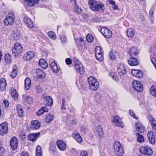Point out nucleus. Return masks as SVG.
<instances>
[{
	"label": "nucleus",
	"mask_w": 156,
	"mask_h": 156,
	"mask_svg": "<svg viewBox=\"0 0 156 156\" xmlns=\"http://www.w3.org/2000/svg\"><path fill=\"white\" fill-rule=\"evenodd\" d=\"M23 51V48L22 45L18 43H15L12 50V54L16 56L17 55L21 53Z\"/></svg>",
	"instance_id": "nucleus-6"
},
{
	"label": "nucleus",
	"mask_w": 156,
	"mask_h": 156,
	"mask_svg": "<svg viewBox=\"0 0 156 156\" xmlns=\"http://www.w3.org/2000/svg\"><path fill=\"white\" fill-rule=\"evenodd\" d=\"M129 112L130 114L132 117L136 119H138V118L134 114V112L133 111L130 110Z\"/></svg>",
	"instance_id": "nucleus-61"
},
{
	"label": "nucleus",
	"mask_w": 156,
	"mask_h": 156,
	"mask_svg": "<svg viewBox=\"0 0 156 156\" xmlns=\"http://www.w3.org/2000/svg\"><path fill=\"white\" fill-rule=\"evenodd\" d=\"M57 144L58 148L61 151H64L66 148V144L62 141H58Z\"/></svg>",
	"instance_id": "nucleus-21"
},
{
	"label": "nucleus",
	"mask_w": 156,
	"mask_h": 156,
	"mask_svg": "<svg viewBox=\"0 0 156 156\" xmlns=\"http://www.w3.org/2000/svg\"><path fill=\"white\" fill-rule=\"evenodd\" d=\"M44 112H48L49 110L48 107L46 106H44L41 107Z\"/></svg>",
	"instance_id": "nucleus-60"
},
{
	"label": "nucleus",
	"mask_w": 156,
	"mask_h": 156,
	"mask_svg": "<svg viewBox=\"0 0 156 156\" xmlns=\"http://www.w3.org/2000/svg\"><path fill=\"white\" fill-rule=\"evenodd\" d=\"M112 122L115 126L122 127H123L124 125L123 123L122 122L119 117L117 115L114 116Z\"/></svg>",
	"instance_id": "nucleus-11"
},
{
	"label": "nucleus",
	"mask_w": 156,
	"mask_h": 156,
	"mask_svg": "<svg viewBox=\"0 0 156 156\" xmlns=\"http://www.w3.org/2000/svg\"><path fill=\"white\" fill-rule=\"evenodd\" d=\"M34 56V53L32 51H28L24 54L23 58L25 60H30Z\"/></svg>",
	"instance_id": "nucleus-14"
},
{
	"label": "nucleus",
	"mask_w": 156,
	"mask_h": 156,
	"mask_svg": "<svg viewBox=\"0 0 156 156\" xmlns=\"http://www.w3.org/2000/svg\"><path fill=\"white\" fill-rule=\"evenodd\" d=\"M49 149L50 151H54L56 150V146L55 145H51L50 148Z\"/></svg>",
	"instance_id": "nucleus-62"
},
{
	"label": "nucleus",
	"mask_w": 156,
	"mask_h": 156,
	"mask_svg": "<svg viewBox=\"0 0 156 156\" xmlns=\"http://www.w3.org/2000/svg\"><path fill=\"white\" fill-rule=\"evenodd\" d=\"M31 127L34 129H38L40 127L41 123L37 120L31 121Z\"/></svg>",
	"instance_id": "nucleus-19"
},
{
	"label": "nucleus",
	"mask_w": 156,
	"mask_h": 156,
	"mask_svg": "<svg viewBox=\"0 0 156 156\" xmlns=\"http://www.w3.org/2000/svg\"><path fill=\"white\" fill-rule=\"evenodd\" d=\"M65 62L66 64L68 65H71L72 63V60L70 58H67L66 59Z\"/></svg>",
	"instance_id": "nucleus-56"
},
{
	"label": "nucleus",
	"mask_w": 156,
	"mask_h": 156,
	"mask_svg": "<svg viewBox=\"0 0 156 156\" xmlns=\"http://www.w3.org/2000/svg\"><path fill=\"white\" fill-rule=\"evenodd\" d=\"M5 58L7 63H9L11 62V57L10 54H8L5 55Z\"/></svg>",
	"instance_id": "nucleus-46"
},
{
	"label": "nucleus",
	"mask_w": 156,
	"mask_h": 156,
	"mask_svg": "<svg viewBox=\"0 0 156 156\" xmlns=\"http://www.w3.org/2000/svg\"><path fill=\"white\" fill-rule=\"evenodd\" d=\"M90 89L92 90H96L98 89L99 84L97 79L93 76L89 77L88 79Z\"/></svg>",
	"instance_id": "nucleus-2"
},
{
	"label": "nucleus",
	"mask_w": 156,
	"mask_h": 156,
	"mask_svg": "<svg viewBox=\"0 0 156 156\" xmlns=\"http://www.w3.org/2000/svg\"><path fill=\"white\" fill-rule=\"evenodd\" d=\"M66 98H63L62 99V105L61 106L62 109H66L68 107L67 104H66Z\"/></svg>",
	"instance_id": "nucleus-37"
},
{
	"label": "nucleus",
	"mask_w": 156,
	"mask_h": 156,
	"mask_svg": "<svg viewBox=\"0 0 156 156\" xmlns=\"http://www.w3.org/2000/svg\"><path fill=\"white\" fill-rule=\"evenodd\" d=\"M45 104L47 106H51L53 103L52 98L50 96H48L44 98Z\"/></svg>",
	"instance_id": "nucleus-29"
},
{
	"label": "nucleus",
	"mask_w": 156,
	"mask_h": 156,
	"mask_svg": "<svg viewBox=\"0 0 156 156\" xmlns=\"http://www.w3.org/2000/svg\"><path fill=\"white\" fill-rule=\"evenodd\" d=\"M60 39L63 44H65L67 42V39L65 36L63 34H62L60 36Z\"/></svg>",
	"instance_id": "nucleus-52"
},
{
	"label": "nucleus",
	"mask_w": 156,
	"mask_h": 156,
	"mask_svg": "<svg viewBox=\"0 0 156 156\" xmlns=\"http://www.w3.org/2000/svg\"><path fill=\"white\" fill-rule=\"evenodd\" d=\"M109 57L112 60H114L115 58V56L111 52H110L109 54Z\"/></svg>",
	"instance_id": "nucleus-59"
},
{
	"label": "nucleus",
	"mask_w": 156,
	"mask_h": 156,
	"mask_svg": "<svg viewBox=\"0 0 156 156\" xmlns=\"http://www.w3.org/2000/svg\"><path fill=\"white\" fill-rule=\"evenodd\" d=\"M27 4L29 7H33L36 4H38L40 0H26Z\"/></svg>",
	"instance_id": "nucleus-31"
},
{
	"label": "nucleus",
	"mask_w": 156,
	"mask_h": 156,
	"mask_svg": "<svg viewBox=\"0 0 156 156\" xmlns=\"http://www.w3.org/2000/svg\"><path fill=\"white\" fill-rule=\"evenodd\" d=\"M138 53V51L136 47H133L130 49L129 54L130 55L132 56H136L137 55Z\"/></svg>",
	"instance_id": "nucleus-23"
},
{
	"label": "nucleus",
	"mask_w": 156,
	"mask_h": 156,
	"mask_svg": "<svg viewBox=\"0 0 156 156\" xmlns=\"http://www.w3.org/2000/svg\"><path fill=\"white\" fill-rule=\"evenodd\" d=\"M147 136L150 143L152 144H154L155 143V140L153 137L152 132H149L147 134Z\"/></svg>",
	"instance_id": "nucleus-30"
},
{
	"label": "nucleus",
	"mask_w": 156,
	"mask_h": 156,
	"mask_svg": "<svg viewBox=\"0 0 156 156\" xmlns=\"http://www.w3.org/2000/svg\"><path fill=\"white\" fill-rule=\"evenodd\" d=\"M17 110L18 115L22 117L23 116V111L20 106H18L17 107Z\"/></svg>",
	"instance_id": "nucleus-44"
},
{
	"label": "nucleus",
	"mask_w": 156,
	"mask_h": 156,
	"mask_svg": "<svg viewBox=\"0 0 156 156\" xmlns=\"http://www.w3.org/2000/svg\"><path fill=\"white\" fill-rule=\"evenodd\" d=\"M53 115L48 114L45 116V120L46 122L49 123L53 120Z\"/></svg>",
	"instance_id": "nucleus-36"
},
{
	"label": "nucleus",
	"mask_w": 156,
	"mask_h": 156,
	"mask_svg": "<svg viewBox=\"0 0 156 156\" xmlns=\"http://www.w3.org/2000/svg\"><path fill=\"white\" fill-rule=\"evenodd\" d=\"M140 153L148 155L150 156L153 153L152 149L149 147L146 146L145 147H141L139 149Z\"/></svg>",
	"instance_id": "nucleus-7"
},
{
	"label": "nucleus",
	"mask_w": 156,
	"mask_h": 156,
	"mask_svg": "<svg viewBox=\"0 0 156 156\" xmlns=\"http://www.w3.org/2000/svg\"><path fill=\"white\" fill-rule=\"evenodd\" d=\"M5 150L3 147H0V155L2 156L5 152Z\"/></svg>",
	"instance_id": "nucleus-63"
},
{
	"label": "nucleus",
	"mask_w": 156,
	"mask_h": 156,
	"mask_svg": "<svg viewBox=\"0 0 156 156\" xmlns=\"http://www.w3.org/2000/svg\"><path fill=\"white\" fill-rule=\"evenodd\" d=\"M17 73V68L16 66H14L12 68V70L10 73V75L12 78H15L16 75Z\"/></svg>",
	"instance_id": "nucleus-38"
},
{
	"label": "nucleus",
	"mask_w": 156,
	"mask_h": 156,
	"mask_svg": "<svg viewBox=\"0 0 156 156\" xmlns=\"http://www.w3.org/2000/svg\"><path fill=\"white\" fill-rule=\"evenodd\" d=\"M8 124L4 122L0 125V134L2 136L6 134L8 132Z\"/></svg>",
	"instance_id": "nucleus-10"
},
{
	"label": "nucleus",
	"mask_w": 156,
	"mask_h": 156,
	"mask_svg": "<svg viewBox=\"0 0 156 156\" xmlns=\"http://www.w3.org/2000/svg\"><path fill=\"white\" fill-rule=\"evenodd\" d=\"M136 136H137V140L138 142H142L144 141V139L143 136L139 133H137L136 134Z\"/></svg>",
	"instance_id": "nucleus-45"
},
{
	"label": "nucleus",
	"mask_w": 156,
	"mask_h": 156,
	"mask_svg": "<svg viewBox=\"0 0 156 156\" xmlns=\"http://www.w3.org/2000/svg\"><path fill=\"white\" fill-rule=\"evenodd\" d=\"M89 5L90 9L94 11H103L104 10V5L98 3L94 0H90Z\"/></svg>",
	"instance_id": "nucleus-1"
},
{
	"label": "nucleus",
	"mask_w": 156,
	"mask_h": 156,
	"mask_svg": "<svg viewBox=\"0 0 156 156\" xmlns=\"http://www.w3.org/2000/svg\"><path fill=\"white\" fill-rule=\"evenodd\" d=\"M96 130L98 132V136L102 137L103 136V131L101 126H97L96 128Z\"/></svg>",
	"instance_id": "nucleus-40"
},
{
	"label": "nucleus",
	"mask_w": 156,
	"mask_h": 156,
	"mask_svg": "<svg viewBox=\"0 0 156 156\" xmlns=\"http://www.w3.org/2000/svg\"><path fill=\"white\" fill-rule=\"evenodd\" d=\"M148 119L149 121L151 122L153 129L154 130H156V120L151 116H149Z\"/></svg>",
	"instance_id": "nucleus-26"
},
{
	"label": "nucleus",
	"mask_w": 156,
	"mask_h": 156,
	"mask_svg": "<svg viewBox=\"0 0 156 156\" xmlns=\"http://www.w3.org/2000/svg\"><path fill=\"white\" fill-rule=\"evenodd\" d=\"M135 34L134 30L132 29H129L127 31V34L128 37L131 38L133 37Z\"/></svg>",
	"instance_id": "nucleus-35"
},
{
	"label": "nucleus",
	"mask_w": 156,
	"mask_h": 156,
	"mask_svg": "<svg viewBox=\"0 0 156 156\" xmlns=\"http://www.w3.org/2000/svg\"><path fill=\"white\" fill-rule=\"evenodd\" d=\"M50 67L54 72L57 73L58 72L59 69L56 62L55 61H52L50 64Z\"/></svg>",
	"instance_id": "nucleus-18"
},
{
	"label": "nucleus",
	"mask_w": 156,
	"mask_h": 156,
	"mask_svg": "<svg viewBox=\"0 0 156 156\" xmlns=\"http://www.w3.org/2000/svg\"><path fill=\"white\" fill-rule=\"evenodd\" d=\"M23 20L24 23L27 24L29 27L31 28L34 26L33 23L29 18L25 17L24 18Z\"/></svg>",
	"instance_id": "nucleus-20"
},
{
	"label": "nucleus",
	"mask_w": 156,
	"mask_h": 156,
	"mask_svg": "<svg viewBox=\"0 0 156 156\" xmlns=\"http://www.w3.org/2000/svg\"><path fill=\"white\" fill-rule=\"evenodd\" d=\"M48 37L52 40H55L56 38V36L55 34L53 31H50L48 33Z\"/></svg>",
	"instance_id": "nucleus-42"
},
{
	"label": "nucleus",
	"mask_w": 156,
	"mask_h": 156,
	"mask_svg": "<svg viewBox=\"0 0 156 156\" xmlns=\"http://www.w3.org/2000/svg\"><path fill=\"white\" fill-rule=\"evenodd\" d=\"M86 39L89 42H91L94 40V38L93 36L90 34H88L86 36Z\"/></svg>",
	"instance_id": "nucleus-49"
},
{
	"label": "nucleus",
	"mask_w": 156,
	"mask_h": 156,
	"mask_svg": "<svg viewBox=\"0 0 156 156\" xmlns=\"http://www.w3.org/2000/svg\"><path fill=\"white\" fill-rule=\"evenodd\" d=\"M94 98L96 103L98 104H100L102 101V98L101 96V94L98 93H96Z\"/></svg>",
	"instance_id": "nucleus-32"
},
{
	"label": "nucleus",
	"mask_w": 156,
	"mask_h": 156,
	"mask_svg": "<svg viewBox=\"0 0 156 156\" xmlns=\"http://www.w3.org/2000/svg\"><path fill=\"white\" fill-rule=\"evenodd\" d=\"M74 64V67L77 72L80 73L81 74L84 73V68L83 65L76 58H73Z\"/></svg>",
	"instance_id": "nucleus-5"
},
{
	"label": "nucleus",
	"mask_w": 156,
	"mask_h": 156,
	"mask_svg": "<svg viewBox=\"0 0 156 156\" xmlns=\"http://www.w3.org/2000/svg\"><path fill=\"white\" fill-rule=\"evenodd\" d=\"M31 85V81L30 79L27 78L25 81V88L27 90H28Z\"/></svg>",
	"instance_id": "nucleus-34"
},
{
	"label": "nucleus",
	"mask_w": 156,
	"mask_h": 156,
	"mask_svg": "<svg viewBox=\"0 0 156 156\" xmlns=\"http://www.w3.org/2000/svg\"><path fill=\"white\" fill-rule=\"evenodd\" d=\"M129 65L131 66H135L138 64V61L137 59L134 57H131L128 60Z\"/></svg>",
	"instance_id": "nucleus-17"
},
{
	"label": "nucleus",
	"mask_w": 156,
	"mask_h": 156,
	"mask_svg": "<svg viewBox=\"0 0 156 156\" xmlns=\"http://www.w3.org/2000/svg\"><path fill=\"white\" fill-rule=\"evenodd\" d=\"M131 73L133 75L138 78H142L143 76L142 71L140 70L133 69L132 70Z\"/></svg>",
	"instance_id": "nucleus-13"
},
{
	"label": "nucleus",
	"mask_w": 156,
	"mask_h": 156,
	"mask_svg": "<svg viewBox=\"0 0 156 156\" xmlns=\"http://www.w3.org/2000/svg\"><path fill=\"white\" fill-rule=\"evenodd\" d=\"M11 93L12 97L14 99L16 100L18 98V94L16 93V90L14 89H12L11 90Z\"/></svg>",
	"instance_id": "nucleus-41"
},
{
	"label": "nucleus",
	"mask_w": 156,
	"mask_h": 156,
	"mask_svg": "<svg viewBox=\"0 0 156 156\" xmlns=\"http://www.w3.org/2000/svg\"><path fill=\"white\" fill-rule=\"evenodd\" d=\"M151 51L152 54L154 56L156 57V45L151 48Z\"/></svg>",
	"instance_id": "nucleus-54"
},
{
	"label": "nucleus",
	"mask_w": 156,
	"mask_h": 156,
	"mask_svg": "<svg viewBox=\"0 0 156 156\" xmlns=\"http://www.w3.org/2000/svg\"><path fill=\"white\" fill-rule=\"evenodd\" d=\"M114 148L117 155L122 156L123 154V148L119 142H115L114 144Z\"/></svg>",
	"instance_id": "nucleus-4"
},
{
	"label": "nucleus",
	"mask_w": 156,
	"mask_h": 156,
	"mask_svg": "<svg viewBox=\"0 0 156 156\" xmlns=\"http://www.w3.org/2000/svg\"><path fill=\"white\" fill-rule=\"evenodd\" d=\"M36 91L39 93L41 92L42 91V88L39 86H37L36 87Z\"/></svg>",
	"instance_id": "nucleus-55"
},
{
	"label": "nucleus",
	"mask_w": 156,
	"mask_h": 156,
	"mask_svg": "<svg viewBox=\"0 0 156 156\" xmlns=\"http://www.w3.org/2000/svg\"><path fill=\"white\" fill-rule=\"evenodd\" d=\"M96 58L98 61H101L103 59V57L102 55V53L95 55Z\"/></svg>",
	"instance_id": "nucleus-50"
},
{
	"label": "nucleus",
	"mask_w": 156,
	"mask_h": 156,
	"mask_svg": "<svg viewBox=\"0 0 156 156\" xmlns=\"http://www.w3.org/2000/svg\"><path fill=\"white\" fill-rule=\"evenodd\" d=\"M110 76L111 77L113 80L117 81L116 79V75L114 73L111 72L110 73Z\"/></svg>",
	"instance_id": "nucleus-57"
},
{
	"label": "nucleus",
	"mask_w": 156,
	"mask_h": 156,
	"mask_svg": "<svg viewBox=\"0 0 156 156\" xmlns=\"http://www.w3.org/2000/svg\"><path fill=\"white\" fill-rule=\"evenodd\" d=\"M36 73L37 77L43 79L46 76L44 72L41 69H38L36 70Z\"/></svg>",
	"instance_id": "nucleus-25"
},
{
	"label": "nucleus",
	"mask_w": 156,
	"mask_h": 156,
	"mask_svg": "<svg viewBox=\"0 0 156 156\" xmlns=\"http://www.w3.org/2000/svg\"><path fill=\"white\" fill-rule=\"evenodd\" d=\"M132 86L134 89L138 92H141L143 90V85L138 81H133L132 83Z\"/></svg>",
	"instance_id": "nucleus-8"
},
{
	"label": "nucleus",
	"mask_w": 156,
	"mask_h": 156,
	"mask_svg": "<svg viewBox=\"0 0 156 156\" xmlns=\"http://www.w3.org/2000/svg\"><path fill=\"white\" fill-rule=\"evenodd\" d=\"M100 32L105 37L107 38H109L112 37L111 31L105 27H103L101 28Z\"/></svg>",
	"instance_id": "nucleus-9"
},
{
	"label": "nucleus",
	"mask_w": 156,
	"mask_h": 156,
	"mask_svg": "<svg viewBox=\"0 0 156 156\" xmlns=\"http://www.w3.org/2000/svg\"><path fill=\"white\" fill-rule=\"evenodd\" d=\"M15 19V16L14 13L10 12L6 16L3 21V23L5 26L12 25L14 22V20Z\"/></svg>",
	"instance_id": "nucleus-3"
},
{
	"label": "nucleus",
	"mask_w": 156,
	"mask_h": 156,
	"mask_svg": "<svg viewBox=\"0 0 156 156\" xmlns=\"http://www.w3.org/2000/svg\"><path fill=\"white\" fill-rule=\"evenodd\" d=\"M101 47L97 46L95 48V55L99 54L102 53L101 51Z\"/></svg>",
	"instance_id": "nucleus-53"
},
{
	"label": "nucleus",
	"mask_w": 156,
	"mask_h": 156,
	"mask_svg": "<svg viewBox=\"0 0 156 156\" xmlns=\"http://www.w3.org/2000/svg\"><path fill=\"white\" fill-rule=\"evenodd\" d=\"M39 64L44 69H46L48 67L47 63L43 59H41L39 60Z\"/></svg>",
	"instance_id": "nucleus-33"
},
{
	"label": "nucleus",
	"mask_w": 156,
	"mask_h": 156,
	"mask_svg": "<svg viewBox=\"0 0 156 156\" xmlns=\"http://www.w3.org/2000/svg\"><path fill=\"white\" fill-rule=\"evenodd\" d=\"M117 71L121 76H123L126 72L125 66L122 64H120L118 67Z\"/></svg>",
	"instance_id": "nucleus-15"
},
{
	"label": "nucleus",
	"mask_w": 156,
	"mask_h": 156,
	"mask_svg": "<svg viewBox=\"0 0 156 156\" xmlns=\"http://www.w3.org/2000/svg\"><path fill=\"white\" fill-rule=\"evenodd\" d=\"M22 99L24 101L29 104H32L33 102L32 98L27 95H23Z\"/></svg>",
	"instance_id": "nucleus-22"
},
{
	"label": "nucleus",
	"mask_w": 156,
	"mask_h": 156,
	"mask_svg": "<svg viewBox=\"0 0 156 156\" xmlns=\"http://www.w3.org/2000/svg\"><path fill=\"white\" fill-rule=\"evenodd\" d=\"M76 44L79 46L83 47L84 46V43L83 40L81 38L76 40Z\"/></svg>",
	"instance_id": "nucleus-39"
},
{
	"label": "nucleus",
	"mask_w": 156,
	"mask_h": 156,
	"mask_svg": "<svg viewBox=\"0 0 156 156\" xmlns=\"http://www.w3.org/2000/svg\"><path fill=\"white\" fill-rule=\"evenodd\" d=\"M74 8L75 11L78 13H80L81 11V9L76 3L75 5Z\"/></svg>",
	"instance_id": "nucleus-51"
},
{
	"label": "nucleus",
	"mask_w": 156,
	"mask_h": 156,
	"mask_svg": "<svg viewBox=\"0 0 156 156\" xmlns=\"http://www.w3.org/2000/svg\"><path fill=\"white\" fill-rule=\"evenodd\" d=\"M150 90L151 94L154 96L156 97V88L153 86L151 87Z\"/></svg>",
	"instance_id": "nucleus-48"
},
{
	"label": "nucleus",
	"mask_w": 156,
	"mask_h": 156,
	"mask_svg": "<svg viewBox=\"0 0 156 156\" xmlns=\"http://www.w3.org/2000/svg\"><path fill=\"white\" fill-rule=\"evenodd\" d=\"M88 154L86 151H83L80 154V156H88Z\"/></svg>",
	"instance_id": "nucleus-64"
},
{
	"label": "nucleus",
	"mask_w": 156,
	"mask_h": 156,
	"mask_svg": "<svg viewBox=\"0 0 156 156\" xmlns=\"http://www.w3.org/2000/svg\"><path fill=\"white\" fill-rule=\"evenodd\" d=\"M44 113V112H43V110H42V109L41 108L38 111L36 114L37 115L40 116Z\"/></svg>",
	"instance_id": "nucleus-58"
},
{
	"label": "nucleus",
	"mask_w": 156,
	"mask_h": 156,
	"mask_svg": "<svg viewBox=\"0 0 156 156\" xmlns=\"http://www.w3.org/2000/svg\"><path fill=\"white\" fill-rule=\"evenodd\" d=\"M7 85L5 80L3 78H2L0 80V90L2 91H3L5 89Z\"/></svg>",
	"instance_id": "nucleus-24"
},
{
	"label": "nucleus",
	"mask_w": 156,
	"mask_h": 156,
	"mask_svg": "<svg viewBox=\"0 0 156 156\" xmlns=\"http://www.w3.org/2000/svg\"><path fill=\"white\" fill-rule=\"evenodd\" d=\"M136 129L139 132L144 133L145 130L144 126L140 123H136Z\"/></svg>",
	"instance_id": "nucleus-27"
},
{
	"label": "nucleus",
	"mask_w": 156,
	"mask_h": 156,
	"mask_svg": "<svg viewBox=\"0 0 156 156\" xmlns=\"http://www.w3.org/2000/svg\"><path fill=\"white\" fill-rule=\"evenodd\" d=\"M18 140L16 137H13L10 141V145L11 148L13 150H16L18 146Z\"/></svg>",
	"instance_id": "nucleus-12"
},
{
	"label": "nucleus",
	"mask_w": 156,
	"mask_h": 156,
	"mask_svg": "<svg viewBox=\"0 0 156 156\" xmlns=\"http://www.w3.org/2000/svg\"><path fill=\"white\" fill-rule=\"evenodd\" d=\"M36 156H41V147L37 146L36 149Z\"/></svg>",
	"instance_id": "nucleus-47"
},
{
	"label": "nucleus",
	"mask_w": 156,
	"mask_h": 156,
	"mask_svg": "<svg viewBox=\"0 0 156 156\" xmlns=\"http://www.w3.org/2000/svg\"><path fill=\"white\" fill-rule=\"evenodd\" d=\"M13 39L15 40H18L19 39L20 37V33L18 31L14 32L12 35Z\"/></svg>",
	"instance_id": "nucleus-43"
},
{
	"label": "nucleus",
	"mask_w": 156,
	"mask_h": 156,
	"mask_svg": "<svg viewBox=\"0 0 156 156\" xmlns=\"http://www.w3.org/2000/svg\"><path fill=\"white\" fill-rule=\"evenodd\" d=\"M73 135L74 138L78 142L80 143L82 142L83 139L77 132L76 131L73 133Z\"/></svg>",
	"instance_id": "nucleus-28"
},
{
	"label": "nucleus",
	"mask_w": 156,
	"mask_h": 156,
	"mask_svg": "<svg viewBox=\"0 0 156 156\" xmlns=\"http://www.w3.org/2000/svg\"><path fill=\"white\" fill-rule=\"evenodd\" d=\"M40 135V133L38 132L36 133H32L28 136V139L33 141H35L38 138Z\"/></svg>",
	"instance_id": "nucleus-16"
}]
</instances>
